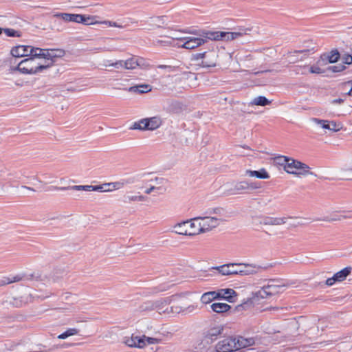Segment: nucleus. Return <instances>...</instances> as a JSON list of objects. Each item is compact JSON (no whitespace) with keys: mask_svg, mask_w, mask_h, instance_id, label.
Masks as SVG:
<instances>
[{"mask_svg":"<svg viewBox=\"0 0 352 352\" xmlns=\"http://www.w3.org/2000/svg\"><path fill=\"white\" fill-rule=\"evenodd\" d=\"M331 128H339L338 125L335 122H330Z\"/></svg>","mask_w":352,"mask_h":352,"instance_id":"052dcab7","label":"nucleus"},{"mask_svg":"<svg viewBox=\"0 0 352 352\" xmlns=\"http://www.w3.org/2000/svg\"><path fill=\"white\" fill-rule=\"evenodd\" d=\"M246 175L250 177H255L258 179H269L270 175L265 168H261L258 170H247Z\"/></svg>","mask_w":352,"mask_h":352,"instance_id":"bb28decb","label":"nucleus"},{"mask_svg":"<svg viewBox=\"0 0 352 352\" xmlns=\"http://www.w3.org/2000/svg\"><path fill=\"white\" fill-rule=\"evenodd\" d=\"M162 120L160 116H153L144 118L145 131H154L160 127Z\"/></svg>","mask_w":352,"mask_h":352,"instance_id":"f3484780","label":"nucleus"},{"mask_svg":"<svg viewBox=\"0 0 352 352\" xmlns=\"http://www.w3.org/2000/svg\"><path fill=\"white\" fill-rule=\"evenodd\" d=\"M65 54V50L62 49L38 48V54H34V56H40L43 63H51L52 66L57 58L64 56Z\"/></svg>","mask_w":352,"mask_h":352,"instance_id":"6e6552de","label":"nucleus"},{"mask_svg":"<svg viewBox=\"0 0 352 352\" xmlns=\"http://www.w3.org/2000/svg\"><path fill=\"white\" fill-rule=\"evenodd\" d=\"M349 84L351 85V89L346 93L347 95L352 96V80L348 82Z\"/></svg>","mask_w":352,"mask_h":352,"instance_id":"bf43d9fd","label":"nucleus"},{"mask_svg":"<svg viewBox=\"0 0 352 352\" xmlns=\"http://www.w3.org/2000/svg\"><path fill=\"white\" fill-rule=\"evenodd\" d=\"M216 292V296L218 299L222 298L224 299L229 302H234V297L236 296V292L232 289H220Z\"/></svg>","mask_w":352,"mask_h":352,"instance_id":"a211bd4d","label":"nucleus"},{"mask_svg":"<svg viewBox=\"0 0 352 352\" xmlns=\"http://www.w3.org/2000/svg\"><path fill=\"white\" fill-rule=\"evenodd\" d=\"M21 187L23 188H25V189L31 190V191H34V189L31 188V187H28V186H22Z\"/></svg>","mask_w":352,"mask_h":352,"instance_id":"680f3d73","label":"nucleus"},{"mask_svg":"<svg viewBox=\"0 0 352 352\" xmlns=\"http://www.w3.org/2000/svg\"><path fill=\"white\" fill-rule=\"evenodd\" d=\"M278 283V280L275 279L267 280L265 284L255 292V296L258 298L263 299L281 292L283 286L279 285Z\"/></svg>","mask_w":352,"mask_h":352,"instance_id":"39448f33","label":"nucleus"},{"mask_svg":"<svg viewBox=\"0 0 352 352\" xmlns=\"http://www.w3.org/2000/svg\"><path fill=\"white\" fill-rule=\"evenodd\" d=\"M144 60L142 58L131 57L124 60V69H133L138 66H140L143 63Z\"/></svg>","mask_w":352,"mask_h":352,"instance_id":"b1692460","label":"nucleus"},{"mask_svg":"<svg viewBox=\"0 0 352 352\" xmlns=\"http://www.w3.org/2000/svg\"><path fill=\"white\" fill-rule=\"evenodd\" d=\"M195 308L196 307L194 305H190L188 307H186V309H184V312L190 313V312L193 311L195 309Z\"/></svg>","mask_w":352,"mask_h":352,"instance_id":"5fc2aeb1","label":"nucleus"},{"mask_svg":"<svg viewBox=\"0 0 352 352\" xmlns=\"http://www.w3.org/2000/svg\"><path fill=\"white\" fill-rule=\"evenodd\" d=\"M49 190H69V186H66V187H58V186H50L49 188Z\"/></svg>","mask_w":352,"mask_h":352,"instance_id":"603ef678","label":"nucleus"},{"mask_svg":"<svg viewBox=\"0 0 352 352\" xmlns=\"http://www.w3.org/2000/svg\"><path fill=\"white\" fill-rule=\"evenodd\" d=\"M184 309L180 307V306H177V305H173V306H170V307H168V312H166V314H179V313H182V312H184Z\"/></svg>","mask_w":352,"mask_h":352,"instance_id":"ea45409f","label":"nucleus"},{"mask_svg":"<svg viewBox=\"0 0 352 352\" xmlns=\"http://www.w3.org/2000/svg\"><path fill=\"white\" fill-rule=\"evenodd\" d=\"M193 219L194 218H192L190 220H186V221L189 222L188 225V236H194L202 233L201 230H200L201 226L199 220Z\"/></svg>","mask_w":352,"mask_h":352,"instance_id":"4be33fe9","label":"nucleus"},{"mask_svg":"<svg viewBox=\"0 0 352 352\" xmlns=\"http://www.w3.org/2000/svg\"><path fill=\"white\" fill-rule=\"evenodd\" d=\"M223 276L229 275H249L257 272L259 268L256 265L245 263H231L212 267Z\"/></svg>","mask_w":352,"mask_h":352,"instance_id":"20e7f679","label":"nucleus"},{"mask_svg":"<svg viewBox=\"0 0 352 352\" xmlns=\"http://www.w3.org/2000/svg\"><path fill=\"white\" fill-rule=\"evenodd\" d=\"M24 276L21 274H17L12 276L3 277L0 279V287L6 285H8L12 283L19 282L23 280Z\"/></svg>","mask_w":352,"mask_h":352,"instance_id":"cd10ccee","label":"nucleus"},{"mask_svg":"<svg viewBox=\"0 0 352 352\" xmlns=\"http://www.w3.org/2000/svg\"><path fill=\"white\" fill-rule=\"evenodd\" d=\"M341 219H342V218L340 217H333L331 219H328V218L324 219V221H340Z\"/></svg>","mask_w":352,"mask_h":352,"instance_id":"4d7b16f0","label":"nucleus"},{"mask_svg":"<svg viewBox=\"0 0 352 352\" xmlns=\"http://www.w3.org/2000/svg\"><path fill=\"white\" fill-rule=\"evenodd\" d=\"M124 343L130 347L142 349L146 346V336L132 334L130 337L124 338Z\"/></svg>","mask_w":352,"mask_h":352,"instance_id":"4468645a","label":"nucleus"},{"mask_svg":"<svg viewBox=\"0 0 352 352\" xmlns=\"http://www.w3.org/2000/svg\"><path fill=\"white\" fill-rule=\"evenodd\" d=\"M342 61L344 64L350 65L352 63V55L344 54L342 57Z\"/></svg>","mask_w":352,"mask_h":352,"instance_id":"49530a36","label":"nucleus"},{"mask_svg":"<svg viewBox=\"0 0 352 352\" xmlns=\"http://www.w3.org/2000/svg\"><path fill=\"white\" fill-rule=\"evenodd\" d=\"M189 222L183 221L180 223L175 224L173 227L174 232L181 235H188V225Z\"/></svg>","mask_w":352,"mask_h":352,"instance_id":"a878e982","label":"nucleus"},{"mask_svg":"<svg viewBox=\"0 0 352 352\" xmlns=\"http://www.w3.org/2000/svg\"><path fill=\"white\" fill-rule=\"evenodd\" d=\"M311 122L319 125L322 128V126L325 123L326 120H320L316 118H311Z\"/></svg>","mask_w":352,"mask_h":352,"instance_id":"09e8293b","label":"nucleus"},{"mask_svg":"<svg viewBox=\"0 0 352 352\" xmlns=\"http://www.w3.org/2000/svg\"><path fill=\"white\" fill-rule=\"evenodd\" d=\"M146 200V197L142 195H125L123 202L125 204H131L133 201H143Z\"/></svg>","mask_w":352,"mask_h":352,"instance_id":"2f4dec72","label":"nucleus"},{"mask_svg":"<svg viewBox=\"0 0 352 352\" xmlns=\"http://www.w3.org/2000/svg\"><path fill=\"white\" fill-rule=\"evenodd\" d=\"M157 68L166 69L168 72H174L178 69L177 67L166 65H160L157 66Z\"/></svg>","mask_w":352,"mask_h":352,"instance_id":"a19ab883","label":"nucleus"},{"mask_svg":"<svg viewBox=\"0 0 352 352\" xmlns=\"http://www.w3.org/2000/svg\"><path fill=\"white\" fill-rule=\"evenodd\" d=\"M160 38H157L153 41V45L154 46L177 47V43L179 41V38L173 36H161Z\"/></svg>","mask_w":352,"mask_h":352,"instance_id":"2eb2a0df","label":"nucleus"},{"mask_svg":"<svg viewBox=\"0 0 352 352\" xmlns=\"http://www.w3.org/2000/svg\"><path fill=\"white\" fill-rule=\"evenodd\" d=\"M155 189V186H151V188L146 189L145 190V192L146 194H150L153 190H154Z\"/></svg>","mask_w":352,"mask_h":352,"instance_id":"13d9d810","label":"nucleus"},{"mask_svg":"<svg viewBox=\"0 0 352 352\" xmlns=\"http://www.w3.org/2000/svg\"><path fill=\"white\" fill-rule=\"evenodd\" d=\"M243 35L242 32L203 31L199 37L187 36L179 38L177 43L178 47L193 50L202 45L208 40L210 41H232Z\"/></svg>","mask_w":352,"mask_h":352,"instance_id":"f257e3e1","label":"nucleus"},{"mask_svg":"<svg viewBox=\"0 0 352 352\" xmlns=\"http://www.w3.org/2000/svg\"><path fill=\"white\" fill-rule=\"evenodd\" d=\"M286 217H263L261 218L260 223L266 226H279L287 222Z\"/></svg>","mask_w":352,"mask_h":352,"instance_id":"aec40b11","label":"nucleus"},{"mask_svg":"<svg viewBox=\"0 0 352 352\" xmlns=\"http://www.w3.org/2000/svg\"><path fill=\"white\" fill-rule=\"evenodd\" d=\"M271 103V102L265 96H260L254 98L252 102V104L257 106H266Z\"/></svg>","mask_w":352,"mask_h":352,"instance_id":"473e14b6","label":"nucleus"},{"mask_svg":"<svg viewBox=\"0 0 352 352\" xmlns=\"http://www.w3.org/2000/svg\"><path fill=\"white\" fill-rule=\"evenodd\" d=\"M216 299H218L216 296V292L212 291L204 293L201 296L200 300L203 304H208Z\"/></svg>","mask_w":352,"mask_h":352,"instance_id":"c756f323","label":"nucleus"},{"mask_svg":"<svg viewBox=\"0 0 352 352\" xmlns=\"http://www.w3.org/2000/svg\"><path fill=\"white\" fill-rule=\"evenodd\" d=\"M9 183H10V184H9V186H11V187H13V186H14L11 184V182H9Z\"/></svg>","mask_w":352,"mask_h":352,"instance_id":"69168bd1","label":"nucleus"},{"mask_svg":"<svg viewBox=\"0 0 352 352\" xmlns=\"http://www.w3.org/2000/svg\"><path fill=\"white\" fill-rule=\"evenodd\" d=\"M331 70L333 72H340L343 71L345 69V66L341 65H335L331 67Z\"/></svg>","mask_w":352,"mask_h":352,"instance_id":"de8ad7c7","label":"nucleus"},{"mask_svg":"<svg viewBox=\"0 0 352 352\" xmlns=\"http://www.w3.org/2000/svg\"><path fill=\"white\" fill-rule=\"evenodd\" d=\"M144 126V118H142L138 120V121L134 122L130 126V130H139V131H145Z\"/></svg>","mask_w":352,"mask_h":352,"instance_id":"f704fd0d","label":"nucleus"},{"mask_svg":"<svg viewBox=\"0 0 352 352\" xmlns=\"http://www.w3.org/2000/svg\"><path fill=\"white\" fill-rule=\"evenodd\" d=\"M309 169V166L306 164L290 157L285 167V170L287 173L295 175L298 177L312 175L313 173L310 172Z\"/></svg>","mask_w":352,"mask_h":352,"instance_id":"423d86ee","label":"nucleus"},{"mask_svg":"<svg viewBox=\"0 0 352 352\" xmlns=\"http://www.w3.org/2000/svg\"><path fill=\"white\" fill-rule=\"evenodd\" d=\"M218 54L215 51H211L207 53L206 58L201 62L203 67H214L217 65Z\"/></svg>","mask_w":352,"mask_h":352,"instance_id":"412c9836","label":"nucleus"},{"mask_svg":"<svg viewBox=\"0 0 352 352\" xmlns=\"http://www.w3.org/2000/svg\"><path fill=\"white\" fill-rule=\"evenodd\" d=\"M91 187L92 185H75L69 186V188L72 190L92 191Z\"/></svg>","mask_w":352,"mask_h":352,"instance_id":"c9c22d12","label":"nucleus"},{"mask_svg":"<svg viewBox=\"0 0 352 352\" xmlns=\"http://www.w3.org/2000/svg\"><path fill=\"white\" fill-rule=\"evenodd\" d=\"M15 305H16V306H17V307H18V306H20V305H21V302H19V303L16 302V303L15 304Z\"/></svg>","mask_w":352,"mask_h":352,"instance_id":"0e129e2a","label":"nucleus"},{"mask_svg":"<svg viewBox=\"0 0 352 352\" xmlns=\"http://www.w3.org/2000/svg\"><path fill=\"white\" fill-rule=\"evenodd\" d=\"M340 58V54L337 50H332L329 55H328L327 58L329 63H333L337 62V60Z\"/></svg>","mask_w":352,"mask_h":352,"instance_id":"58836bf2","label":"nucleus"},{"mask_svg":"<svg viewBox=\"0 0 352 352\" xmlns=\"http://www.w3.org/2000/svg\"><path fill=\"white\" fill-rule=\"evenodd\" d=\"M102 23L106 24L109 25V27H116V28H121L122 26L120 25H118L117 23L110 21H105L102 22Z\"/></svg>","mask_w":352,"mask_h":352,"instance_id":"864d4df0","label":"nucleus"},{"mask_svg":"<svg viewBox=\"0 0 352 352\" xmlns=\"http://www.w3.org/2000/svg\"><path fill=\"white\" fill-rule=\"evenodd\" d=\"M3 29L0 28V34L2 33Z\"/></svg>","mask_w":352,"mask_h":352,"instance_id":"338daca9","label":"nucleus"},{"mask_svg":"<svg viewBox=\"0 0 352 352\" xmlns=\"http://www.w3.org/2000/svg\"><path fill=\"white\" fill-rule=\"evenodd\" d=\"M211 309L217 314L226 313L231 309V306L223 302H214L210 305Z\"/></svg>","mask_w":352,"mask_h":352,"instance_id":"393cba45","label":"nucleus"},{"mask_svg":"<svg viewBox=\"0 0 352 352\" xmlns=\"http://www.w3.org/2000/svg\"><path fill=\"white\" fill-rule=\"evenodd\" d=\"M193 220H199L201 230L202 233L212 230L220 225L219 219L211 215L206 214L194 217Z\"/></svg>","mask_w":352,"mask_h":352,"instance_id":"1a4fd4ad","label":"nucleus"},{"mask_svg":"<svg viewBox=\"0 0 352 352\" xmlns=\"http://www.w3.org/2000/svg\"><path fill=\"white\" fill-rule=\"evenodd\" d=\"M172 297H166L161 298L155 302H148L149 306H146V309H155L159 314L168 312V307L171 302Z\"/></svg>","mask_w":352,"mask_h":352,"instance_id":"f8f14e48","label":"nucleus"},{"mask_svg":"<svg viewBox=\"0 0 352 352\" xmlns=\"http://www.w3.org/2000/svg\"><path fill=\"white\" fill-rule=\"evenodd\" d=\"M344 102L343 99L341 98H337L332 100L333 104H341Z\"/></svg>","mask_w":352,"mask_h":352,"instance_id":"6e6d98bb","label":"nucleus"},{"mask_svg":"<svg viewBox=\"0 0 352 352\" xmlns=\"http://www.w3.org/2000/svg\"><path fill=\"white\" fill-rule=\"evenodd\" d=\"M255 344L254 338H244L242 336H228L219 340L214 346L216 352H246L241 351L253 346Z\"/></svg>","mask_w":352,"mask_h":352,"instance_id":"f03ea898","label":"nucleus"},{"mask_svg":"<svg viewBox=\"0 0 352 352\" xmlns=\"http://www.w3.org/2000/svg\"><path fill=\"white\" fill-rule=\"evenodd\" d=\"M81 20H78V23H82L85 25L94 24L96 23L94 20V17L93 16H87L85 15L81 14Z\"/></svg>","mask_w":352,"mask_h":352,"instance_id":"e433bc0d","label":"nucleus"},{"mask_svg":"<svg viewBox=\"0 0 352 352\" xmlns=\"http://www.w3.org/2000/svg\"><path fill=\"white\" fill-rule=\"evenodd\" d=\"M322 128L332 131H338L340 130V128H331L330 122L328 120H326L325 123L322 126Z\"/></svg>","mask_w":352,"mask_h":352,"instance_id":"a18cd8bd","label":"nucleus"},{"mask_svg":"<svg viewBox=\"0 0 352 352\" xmlns=\"http://www.w3.org/2000/svg\"><path fill=\"white\" fill-rule=\"evenodd\" d=\"M109 65L113 66L116 69L124 68V60H118L115 63L110 64Z\"/></svg>","mask_w":352,"mask_h":352,"instance_id":"79ce46f5","label":"nucleus"},{"mask_svg":"<svg viewBox=\"0 0 352 352\" xmlns=\"http://www.w3.org/2000/svg\"><path fill=\"white\" fill-rule=\"evenodd\" d=\"M309 72L311 74H317L323 73L322 69L320 67H319L318 66H316V65L311 66L309 69Z\"/></svg>","mask_w":352,"mask_h":352,"instance_id":"c03bdc74","label":"nucleus"},{"mask_svg":"<svg viewBox=\"0 0 352 352\" xmlns=\"http://www.w3.org/2000/svg\"><path fill=\"white\" fill-rule=\"evenodd\" d=\"M257 188L258 186L252 182L241 181L233 184L228 189V191L231 195H237L243 193L249 190L256 189Z\"/></svg>","mask_w":352,"mask_h":352,"instance_id":"9d476101","label":"nucleus"},{"mask_svg":"<svg viewBox=\"0 0 352 352\" xmlns=\"http://www.w3.org/2000/svg\"><path fill=\"white\" fill-rule=\"evenodd\" d=\"M51 67V63H43L40 56H30L18 63L14 70L23 74L33 75Z\"/></svg>","mask_w":352,"mask_h":352,"instance_id":"7ed1b4c3","label":"nucleus"},{"mask_svg":"<svg viewBox=\"0 0 352 352\" xmlns=\"http://www.w3.org/2000/svg\"><path fill=\"white\" fill-rule=\"evenodd\" d=\"M38 47H34L30 45H18L11 50V54L14 57H23L34 56L38 54Z\"/></svg>","mask_w":352,"mask_h":352,"instance_id":"9b49d317","label":"nucleus"},{"mask_svg":"<svg viewBox=\"0 0 352 352\" xmlns=\"http://www.w3.org/2000/svg\"><path fill=\"white\" fill-rule=\"evenodd\" d=\"M205 214L216 217L219 219L220 223L223 221H226L227 218L230 217L227 211L224 208L219 207L208 208L205 212Z\"/></svg>","mask_w":352,"mask_h":352,"instance_id":"dca6fc26","label":"nucleus"},{"mask_svg":"<svg viewBox=\"0 0 352 352\" xmlns=\"http://www.w3.org/2000/svg\"><path fill=\"white\" fill-rule=\"evenodd\" d=\"M311 122L319 125L322 128V126L325 123L326 120H320L316 118H311Z\"/></svg>","mask_w":352,"mask_h":352,"instance_id":"8fccbe9b","label":"nucleus"},{"mask_svg":"<svg viewBox=\"0 0 352 352\" xmlns=\"http://www.w3.org/2000/svg\"><path fill=\"white\" fill-rule=\"evenodd\" d=\"M56 18H60L63 21L67 22H76L78 23V20H81V14H69V13H56L54 14Z\"/></svg>","mask_w":352,"mask_h":352,"instance_id":"5701e85b","label":"nucleus"},{"mask_svg":"<svg viewBox=\"0 0 352 352\" xmlns=\"http://www.w3.org/2000/svg\"><path fill=\"white\" fill-rule=\"evenodd\" d=\"M289 160V157H288L284 155H278L274 157L273 161L275 164L283 166V169L285 170V167L288 163Z\"/></svg>","mask_w":352,"mask_h":352,"instance_id":"72a5a7b5","label":"nucleus"},{"mask_svg":"<svg viewBox=\"0 0 352 352\" xmlns=\"http://www.w3.org/2000/svg\"><path fill=\"white\" fill-rule=\"evenodd\" d=\"M79 333V330L76 328H69L63 333L58 336V338L60 340H64L69 336H76Z\"/></svg>","mask_w":352,"mask_h":352,"instance_id":"7c9ffc66","label":"nucleus"},{"mask_svg":"<svg viewBox=\"0 0 352 352\" xmlns=\"http://www.w3.org/2000/svg\"><path fill=\"white\" fill-rule=\"evenodd\" d=\"M293 56H294V55H293V54H291V55L289 56V57H291V58H292V57H293Z\"/></svg>","mask_w":352,"mask_h":352,"instance_id":"774afa93","label":"nucleus"},{"mask_svg":"<svg viewBox=\"0 0 352 352\" xmlns=\"http://www.w3.org/2000/svg\"><path fill=\"white\" fill-rule=\"evenodd\" d=\"M164 16H158V17L157 18V19L158 21H161V20H163V19H164Z\"/></svg>","mask_w":352,"mask_h":352,"instance_id":"e2e57ef3","label":"nucleus"},{"mask_svg":"<svg viewBox=\"0 0 352 352\" xmlns=\"http://www.w3.org/2000/svg\"><path fill=\"white\" fill-rule=\"evenodd\" d=\"M207 53L208 52H204L202 53H197V54H195V60H199V59L205 60V58H206Z\"/></svg>","mask_w":352,"mask_h":352,"instance_id":"3c124183","label":"nucleus"},{"mask_svg":"<svg viewBox=\"0 0 352 352\" xmlns=\"http://www.w3.org/2000/svg\"><path fill=\"white\" fill-rule=\"evenodd\" d=\"M223 331V327L220 324H216L210 327L205 333V338L211 341L216 340L219 336L222 334Z\"/></svg>","mask_w":352,"mask_h":352,"instance_id":"6ab92c4d","label":"nucleus"},{"mask_svg":"<svg viewBox=\"0 0 352 352\" xmlns=\"http://www.w3.org/2000/svg\"><path fill=\"white\" fill-rule=\"evenodd\" d=\"M135 182L134 177H129L122 179L120 181L110 183H104L101 185L92 186V191L98 192H111L113 190H119L122 188L124 186L132 184Z\"/></svg>","mask_w":352,"mask_h":352,"instance_id":"0eeeda50","label":"nucleus"},{"mask_svg":"<svg viewBox=\"0 0 352 352\" xmlns=\"http://www.w3.org/2000/svg\"><path fill=\"white\" fill-rule=\"evenodd\" d=\"M3 30L7 36H9V37H19V36H21V32L19 31L15 30L12 28H5V29H3Z\"/></svg>","mask_w":352,"mask_h":352,"instance_id":"4c0bfd02","label":"nucleus"},{"mask_svg":"<svg viewBox=\"0 0 352 352\" xmlns=\"http://www.w3.org/2000/svg\"><path fill=\"white\" fill-rule=\"evenodd\" d=\"M160 342V339L146 336V344H157Z\"/></svg>","mask_w":352,"mask_h":352,"instance_id":"37998d69","label":"nucleus"},{"mask_svg":"<svg viewBox=\"0 0 352 352\" xmlns=\"http://www.w3.org/2000/svg\"><path fill=\"white\" fill-rule=\"evenodd\" d=\"M352 267L347 266L340 271L336 272L332 277L326 280V285L327 286H332L337 282H342L344 280L346 277L351 274Z\"/></svg>","mask_w":352,"mask_h":352,"instance_id":"ddd939ff","label":"nucleus"},{"mask_svg":"<svg viewBox=\"0 0 352 352\" xmlns=\"http://www.w3.org/2000/svg\"><path fill=\"white\" fill-rule=\"evenodd\" d=\"M129 92H137L140 94H145L151 91V86L148 85L143 84L136 86L130 87L128 89Z\"/></svg>","mask_w":352,"mask_h":352,"instance_id":"c85d7f7f","label":"nucleus"}]
</instances>
